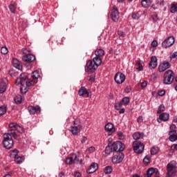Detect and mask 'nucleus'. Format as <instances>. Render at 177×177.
<instances>
[{"mask_svg": "<svg viewBox=\"0 0 177 177\" xmlns=\"http://www.w3.org/2000/svg\"><path fill=\"white\" fill-rule=\"evenodd\" d=\"M17 82H19L21 85L20 91L21 93H27L28 87L36 84L35 81L28 79V75L26 73L21 74L19 79L17 80Z\"/></svg>", "mask_w": 177, "mask_h": 177, "instance_id": "nucleus-1", "label": "nucleus"}, {"mask_svg": "<svg viewBox=\"0 0 177 177\" xmlns=\"http://www.w3.org/2000/svg\"><path fill=\"white\" fill-rule=\"evenodd\" d=\"M12 136L14 139H17V135L15 133L14 129H10L8 133L3 135V146H4L6 149H12V147H13L14 142Z\"/></svg>", "mask_w": 177, "mask_h": 177, "instance_id": "nucleus-2", "label": "nucleus"}, {"mask_svg": "<svg viewBox=\"0 0 177 177\" xmlns=\"http://www.w3.org/2000/svg\"><path fill=\"white\" fill-rule=\"evenodd\" d=\"M177 167L176 161L172 160L167 165L166 177H175L176 176Z\"/></svg>", "mask_w": 177, "mask_h": 177, "instance_id": "nucleus-3", "label": "nucleus"}, {"mask_svg": "<svg viewBox=\"0 0 177 177\" xmlns=\"http://www.w3.org/2000/svg\"><path fill=\"white\" fill-rule=\"evenodd\" d=\"M82 129V125H81L77 120H75L73 122V126L71 127L70 131L73 136H77V135L81 132Z\"/></svg>", "mask_w": 177, "mask_h": 177, "instance_id": "nucleus-4", "label": "nucleus"}, {"mask_svg": "<svg viewBox=\"0 0 177 177\" xmlns=\"http://www.w3.org/2000/svg\"><path fill=\"white\" fill-rule=\"evenodd\" d=\"M133 149L137 154H142L145 150V145L139 141H134L133 142Z\"/></svg>", "mask_w": 177, "mask_h": 177, "instance_id": "nucleus-5", "label": "nucleus"}, {"mask_svg": "<svg viewBox=\"0 0 177 177\" xmlns=\"http://www.w3.org/2000/svg\"><path fill=\"white\" fill-rule=\"evenodd\" d=\"M66 164L71 165V164H82V160H80V158L75 153H73L69 158H68L66 161Z\"/></svg>", "mask_w": 177, "mask_h": 177, "instance_id": "nucleus-6", "label": "nucleus"}, {"mask_svg": "<svg viewBox=\"0 0 177 177\" xmlns=\"http://www.w3.org/2000/svg\"><path fill=\"white\" fill-rule=\"evenodd\" d=\"M174 81V72L171 70L167 71L164 74V84L169 85Z\"/></svg>", "mask_w": 177, "mask_h": 177, "instance_id": "nucleus-7", "label": "nucleus"}, {"mask_svg": "<svg viewBox=\"0 0 177 177\" xmlns=\"http://www.w3.org/2000/svg\"><path fill=\"white\" fill-rule=\"evenodd\" d=\"M174 44H175V37L170 36L162 42V46L167 49V48L172 46Z\"/></svg>", "mask_w": 177, "mask_h": 177, "instance_id": "nucleus-8", "label": "nucleus"}, {"mask_svg": "<svg viewBox=\"0 0 177 177\" xmlns=\"http://www.w3.org/2000/svg\"><path fill=\"white\" fill-rule=\"evenodd\" d=\"M112 149L113 151H124L125 149V145L120 141L113 142L112 145Z\"/></svg>", "mask_w": 177, "mask_h": 177, "instance_id": "nucleus-9", "label": "nucleus"}, {"mask_svg": "<svg viewBox=\"0 0 177 177\" xmlns=\"http://www.w3.org/2000/svg\"><path fill=\"white\" fill-rule=\"evenodd\" d=\"M115 82L116 84H122L124 81H125V75H124L122 73L119 72L115 74L114 77Z\"/></svg>", "mask_w": 177, "mask_h": 177, "instance_id": "nucleus-10", "label": "nucleus"}, {"mask_svg": "<svg viewBox=\"0 0 177 177\" xmlns=\"http://www.w3.org/2000/svg\"><path fill=\"white\" fill-rule=\"evenodd\" d=\"M97 68V66L95 65L93 62L88 61L86 63V66L85 68V70L88 73H92V72L95 71V70H96Z\"/></svg>", "mask_w": 177, "mask_h": 177, "instance_id": "nucleus-11", "label": "nucleus"}, {"mask_svg": "<svg viewBox=\"0 0 177 177\" xmlns=\"http://www.w3.org/2000/svg\"><path fill=\"white\" fill-rule=\"evenodd\" d=\"M8 88V79L3 77L0 81V93H3Z\"/></svg>", "mask_w": 177, "mask_h": 177, "instance_id": "nucleus-12", "label": "nucleus"}, {"mask_svg": "<svg viewBox=\"0 0 177 177\" xmlns=\"http://www.w3.org/2000/svg\"><path fill=\"white\" fill-rule=\"evenodd\" d=\"M122 160H124V154L122 153H120L112 158V162L113 164H120V162H122Z\"/></svg>", "mask_w": 177, "mask_h": 177, "instance_id": "nucleus-13", "label": "nucleus"}, {"mask_svg": "<svg viewBox=\"0 0 177 177\" xmlns=\"http://www.w3.org/2000/svg\"><path fill=\"white\" fill-rule=\"evenodd\" d=\"M171 67V64L168 62H163L162 63L160 64L159 65V72L163 73V71H165V70H168Z\"/></svg>", "mask_w": 177, "mask_h": 177, "instance_id": "nucleus-14", "label": "nucleus"}, {"mask_svg": "<svg viewBox=\"0 0 177 177\" xmlns=\"http://www.w3.org/2000/svg\"><path fill=\"white\" fill-rule=\"evenodd\" d=\"M111 19L113 21H118L120 19V15L118 14V10L115 6H113L112 12H111Z\"/></svg>", "mask_w": 177, "mask_h": 177, "instance_id": "nucleus-15", "label": "nucleus"}, {"mask_svg": "<svg viewBox=\"0 0 177 177\" xmlns=\"http://www.w3.org/2000/svg\"><path fill=\"white\" fill-rule=\"evenodd\" d=\"M12 63L13 67H15L17 70H19L21 71V70H23V65H21V63H20V62L18 61L17 59L13 58Z\"/></svg>", "mask_w": 177, "mask_h": 177, "instance_id": "nucleus-16", "label": "nucleus"}, {"mask_svg": "<svg viewBox=\"0 0 177 177\" xmlns=\"http://www.w3.org/2000/svg\"><path fill=\"white\" fill-rule=\"evenodd\" d=\"M153 174H155L156 176H158V175H160V172L158 171V169L151 167L147 171V176L151 177V175H153Z\"/></svg>", "mask_w": 177, "mask_h": 177, "instance_id": "nucleus-17", "label": "nucleus"}, {"mask_svg": "<svg viewBox=\"0 0 177 177\" xmlns=\"http://www.w3.org/2000/svg\"><path fill=\"white\" fill-rule=\"evenodd\" d=\"M28 110L30 114H35V113H41V107H39V106H28Z\"/></svg>", "mask_w": 177, "mask_h": 177, "instance_id": "nucleus-18", "label": "nucleus"}, {"mask_svg": "<svg viewBox=\"0 0 177 177\" xmlns=\"http://www.w3.org/2000/svg\"><path fill=\"white\" fill-rule=\"evenodd\" d=\"M22 60H24V62L31 63V62H34L35 60V56L31 54H27L22 57Z\"/></svg>", "mask_w": 177, "mask_h": 177, "instance_id": "nucleus-19", "label": "nucleus"}, {"mask_svg": "<svg viewBox=\"0 0 177 177\" xmlns=\"http://www.w3.org/2000/svg\"><path fill=\"white\" fill-rule=\"evenodd\" d=\"M105 131L108 132L109 135H111L115 129H114V124L112 123H108L105 125Z\"/></svg>", "mask_w": 177, "mask_h": 177, "instance_id": "nucleus-20", "label": "nucleus"}, {"mask_svg": "<svg viewBox=\"0 0 177 177\" xmlns=\"http://www.w3.org/2000/svg\"><path fill=\"white\" fill-rule=\"evenodd\" d=\"M97 163H92L90 165L88 169H87V174H93V172H96V171H97Z\"/></svg>", "mask_w": 177, "mask_h": 177, "instance_id": "nucleus-21", "label": "nucleus"}, {"mask_svg": "<svg viewBox=\"0 0 177 177\" xmlns=\"http://www.w3.org/2000/svg\"><path fill=\"white\" fill-rule=\"evenodd\" d=\"M157 67V57H152L151 58V62H149V68L153 70V68H156Z\"/></svg>", "mask_w": 177, "mask_h": 177, "instance_id": "nucleus-22", "label": "nucleus"}, {"mask_svg": "<svg viewBox=\"0 0 177 177\" xmlns=\"http://www.w3.org/2000/svg\"><path fill=\"white\" fill-rule=\"evenodd\" d=\"M169 119V115L167 113H163L160 115V118L157 119L158 122H161L162 121H168Z\"/></svg>", "mask_w": 177, "mask_h": 177, "instance_id": "nucleus-23", "label": "nucleus"}, {"mask_svg": "<svg viewBox=\"0 0 177 177\" xmlns=\"http://www.w3.org/2000/svg\"><path fill=\"white\" fill-rule=\"evenodd\" d=\"M79 95L80 96H84V95H86V97H89L91 96V94H89V92H88L85 87H81L80 88Z\"/></svg>", "mask_w": 177, "mask_h": 177, "instance_id": "nucleus-24", "label": "nucleus"}, {"mask_svg": "<svg viewBox=\"0 0 177 177\" xmlns=\"http://www.w3.org/2000/svg\"><path fill=\"white\" fill-rule=\"evenodd\" d=\"M136 71H143V62L137 61L135 64Z\"/></svg>", "mask_w": 177, "mask_h": 177, "instance_id": "nucleus-25", "label": "nucleus"}, {"mask_svg": "<svg viewBox=\"0 0 177 177\" xmlns=\"http://www.w3.org/2000/svg\"><path fill=\"white\" fill-rule=\"evenodd\" d=\"M17 8V3L15 1H12L9 6V9L12 13H15L16 12V9Z\"/></svg>", "mask_w": 177, "mask_h": 177, "instance_id": "nucleus-26", "label": "nucleus"}, {"mask_svg": "<svg viewBox=\"0 0 177 177\" xmlns=\"http://www.w3.org/2000/svg\"><path fill=\"white\" fill-rule=\"evenodd\" d=\"M93 62L95 64V66H97V67H99L102 64V59H100V57L95 56L93 59Z\"/></svg>", "mask_w": 177, "mask_h": 177, "instance_id": "nucleus-27", "label": "nucleus"}, {"mask_svg": "<svg viewBox=\"0 0 177 177\" xmlns=\"http://www.w3.org/2000/svg\"><path fill=\"white\" fill-rule=\"evenodd\" d=\"M141 5L143 8H150L151 1L150 0H141Z\"/></svg>", "mask_w": 177, "mask_h": 177, "instance_id": "nucleus-28", "label": "nucleus"}, {"mask_svg": "<svg viewBox=\"0 0 177 177\" xmlns=\"http://www.w3.org/2000/svg\"><path fill=\"white\" fill-rule=\"evenodd\" d=\"M142 133L136 132L133 134V139H134V140H139V139H142Z\"/></svg>", "mask_w": 177, "mask_h": 177, "instance_id": "nucleus-29", "label": "nucleus"}, {"mask_svg": "<svg viewBox=\"0 0 177 177\" xmlns=\"http://www.w3.org/2000/svg\"><path fill=\"white\" fill-rule=\"evenodd\" d=\"M95 56L98 57H102V56H104V50L103 49H97L95 52Z\"/></svg>", "mask_w": 177, "mask_h": 177, "instance_id": "nucleus-30", "label": "nucleus"}, {"mask_svg": "<svg viewBox=\"0 0 177 177\" xmlns=\"http://www.w3.org/2000/svg\"><path fill=\"white\" fill-rule=\"evenodd\" d=\"M14 159L17 164H21L24 161V156H16Z\"/></svg>", "mask_w": 177, "mask_h": 177, "instance_id": "nucleus-31", "label": "nucleus"}, {"mask_svg": "<svg viewBox=\"0 0 177 177\" xmlns=\"http://www.w3.org/2000/svg\"><path fill=\"white\" fill-rule=\"evenodd\" d=\"M39 71H35L32 73V78H33V80H38V78H39Z\"/></svg>", "mask_w": 177, "mask_h": 177, "instance_id": "nucleus-32", "label": "nucleus"}, {"mask_svg": "<svg viewBox=\"0 0 177 177\" xmlns=\"http://www.w3.org/2000/svg\"><path fill=\"white\" fill-rule=\"evenodd\" d=\"M14 100L17 104H20L23 100V98L21 97V95H17L15 97Z\"/></svg>", "mask_w": 177, "mask_h": 177, "instance_id": "nucleus-33", "label": "nucleus"}, {"mask_svg": "<svg viewBox=\"0 0 177 177\" xmlns=\"http://www.w3.org/2000/svg\"><path fill=\"white\" fill-rule=\"evenodd\" d=\"M120 102H122L123 106H128L129 104V97H124Z\"/></svg>", "mask_w": 177, "mask_h": 177, "instance_id": "nucleus-34", "label": "nucleus"}, {"mask_svg": "<svg viewBox=\"0 0 177 177\" xmlns=\"http://www.w3.org/2000/svg\"><path fill=\"white\" fill-rule=\"evenodd\" d=\"M113 151H114V150L113 149V145L111 146H107L105 148V153L106 154H111V153H113Z\"/></svg>", "mask_w": 177, "mask_h": 177, "instance_id": "nucleus-35", "label": "nucleus"}, {"mask_svg": "<svg viewBox=\"0 0 177 177\" xmlns=\"http://www.w3.org/2000/svg\"><path fill=\"white\" fill-rule=\"evenodd\" d=\"M159 150L158 147H153L151 149V154L152 156H156V154L158 153Z\"/></svg>", "mask_w": 177, "mask_h": 177, "instance_id": "nucleus-36", "label": "nucleus"}, {"mask_svg": "<svg viewBox=\"0 0 177 177\" xmlns=\"http://www.w3.org/2000/svg\"><path fill=\"white\" fill-rule=\"evenodd\" d=\"M170 12L171 13H176V12H177V3H173L171 5V7L170 8Z\"/></svg>", "mask_w": 177, "mask_h": 177, "instance_id": "nucleus-37", "label": "nucleus"}, {"mask_svg": "<svg viewBox=\"0 0 177 177\" xmlns=\"http://www.w3.org/2000/svg\"><path fill=\"white\" fill-rule=\"evenodd\" d=\"M17 154H19V151L17 149H14L10 153V158H15L17 157Z\"/></svg>", "mask_w": 177, "mask_h": 177, "instance_id": "nucleus-38", "label": "nucleus"}, {"mask_svg": "<svg viewBox=\"0 0 177 177\" xmlns=\"http://www.w3.org/2000/svg\"><path fill=\"white\" fill-rule=\"evenodd\" d=\"M122 106H124V104L121 101L115 103V109L117 111L120 110V109H121V107H122Z\"/></svg>", "mask_w": 177, "mask_h": 177, "instance_id": "nucleus-39", "label": "nucleus"}, {"mask_svg": "<svg viewBox=\"0 0 177 177\" xmlns=\"http://www.w3.org/2000/svg\"><path fill=\"white\" fill-rule=\"evenodd\" d=\"M162 111H165V106H164V104H161L159 106L157 113L158 114H161Z\"/></svg>", "mask_w": 177, "mask_h": 177, "instance_id": "nucleus-40", "label": "nucleus"}, {"mask_svg": "<svg viewBox=\"0 0 177 177\" xmlns=\"http://www.w3.org/2000/svg\"><path fill=\"white\" fill-rule=\"evenodd\" d=\"M112 171H113V168L110 166L106 167L104 169V174H109Z\"/></svg>", "mask_w": 177, "mask_h": 177, "instance_id": "nucleus-41", "label": "nucleus"}, {"mask_svg": "<svg viewBox=\"0 0 177 177\" xmlns=\"http://www.w3.org/2000/svg\"><path fill=\"white\" fill-rule=\"evenodd\" d=\"M6 111H7V109L6 106H0V117L1 115H3V114H5Z\"/></svg>", "mask_w": 177, "mask_h": 177, "instance_id": "nucleus-42", "label": "nucleus"}, {"mask_svg": "<svg viewBox=\"0 0 177 177\" xmlns=\"http://www.w3.org/2000/svg\"><path fill=\"white\" fill-rule=\"evenodd\" d=\"M117 135L120 140H124L125 139V136L122 131H118Z\"/></svg>", "mask_w": 177, "mask_h": 177, "instance_id": "nucleus-43", "label": "nucleus"}, {"mask_svg": "<svg viewBox=\"0 0 177 177\" xmlns=\"http://www.w3.org/2000/svg\"><path fill=\"white\" fill-rule=\"evenodd\" d=\"M95 150V147H91L86 149V153L87 154H92V153H94Z\"/></svg>", "mask_w": 177, "mask_h": 177, "instance_id": "nucleus-44", "label": "nucleus"}, {"mask_svg": "<svg viewBox=\"0 0 177 177\" xmlns=\"http://www.w3.org/2000/svg\"><path fill=\"white\" fill-rule=\"evenodd\" d=\"M8 52H9V50H8V48L6 46H3L1 49V53H2V55H7Z\"/></svg>", "mask_w": 177, "mask_h": 177, "instance_id": "nucleus-45", "label": "nucleus"}, {"mask_svg": "<svg viewBox=\"0 0 177 177\" xmlns=\"http://www.w3.org/2000/svg\"><path fill=\"white\" fill-rule=\"evenodd\" d=\"M15 129L17 131H18L19 133H24V129L18 124L17 125V127H15Z\"/></svg>", "mask_w": 177, "mask_h": 177, "instance_id": "nucleus-46", "label": "nucleus"}, {"mask_svg": "<svg viewBox=\"0 0 177 177\" xmlns=\"http://www.w3.org/2000/svg\"><path fill=\"white\" fill-rule=\"evenodd\" d=\"M132 17L135 20H138V19H139V17H140V15L139 14V12H133L132 15Z\"/></svg>", "mask_w": 177, "mask_h": 177, "instance_id": "nucleus-47", "label": "nucleus"}, {"mask_svg": "<svg viewBox=\"0 0 177 177\" xmlns=\"http://www.w3.org/2000/svg\"><path fill=\"white\" fill-rule=\"evenodd\" d=\"M9 75H10V77H16L17 75V73L15 71L10 70L9 71Z\"/></svg>", "mask_w": 177, "mask_h": 177, "instance_id": "nucleus-48", "label": "nucleus"}, {"mask_svg": "<svg viewBox=\"0 0 177 177\" xmlns=\"http://www.w3.org/2000/svg\"><path fill=\"white\" fill-rule=\"evenodd\" d=\"M144 164H149L150 162V158L149 156H145L143 159Z\"/></svg>", "mask_w": 177, "mask_h": 177, "instance_id": "nucleus-49", "label": "nucleus"}, {"mask_svg": "<svg viewBox=\"0 0 177 177\" xmlns=\"http://www.w3.org/2000/svg\"><path fill=\"white\" fill-rule=\"evenodd\" d=\"M17 127V124L16 122H12L9 124V128H15L16 129V127Z\"/></svg>", "mask_w": 177, "mask_h": 177, "instance_id": "nucleus-50", "label": "nucleus"}, {"mask_svg": "<svg viewBox=\"0 0 177 177\" xmlns=\"http://www.w3.org/2000/svg\"><path fill=\"white\" fill-rule=\"evenodd\" d=\"M151 46H152L153 48H156V47L158 46V42L156 40H153V41L151 42Z\"/></svg>", "mask_w": 177, "mask_h": 177, "instance_id": "nucleus-51", "label": "nucleus"}, {"mask_svg": "<svg viewBox=\"0 0 177 177\" xmlns=\"http://www.w3.org/2000/svg\"><path fill=\"white\" fill-rule=\"evenodd\" d=\"M158 95L159 96H164V95H165V91L161 90V91H158Z\"/></svg>", "mask_w": 177, "mask_h": 177, "instance_id": "nucleus-52", "label": "nucleus"}, {"mask_svg": "<svg viewBox=\"0 0 177 177\" xmlns=\"http://www.w3.org/2000/svg\"><path fill=\"white\" fill-rule=\"evenodd\" d=\"M170 58H171V59H177V52L173 53L171 55Z\"/></svg>", "mask_w": 177, "mask_h": 177, "instance_id": "nucleus-53", "label": "nucleus"}, {"mask_svg": "<svg viewBox=\"0 0 177 177\" xmlns=\"http://www.w3.org/2000/svg\"><path fill=\"white\" fill-rule=\"evenodd\" d=\"M95 75H91L90 76L88 81H90V82H93V81H95Z\"/></svg>", "mask_w": 177, "mask_h": 177, "instance_id": "nucleus-54", "label": "nucleus"}, {"mask_svg": "<svg viewBox=\"0 0 177 177\" xmlns=\"http://www.w3.org/2000/svg\"><path fill=\"white\" fill-rule=\"evenodd\" d=\"M118 34L120 35V37H122L123 38L125 37L124 32L121 30L118 31Z\"/></svg>", "mask_w": 177, "mask_h": 177, "instance_id": "nucleus-55", "label": "nucleus"}, {"mask_svg": "<svg viewBox=\"0 0 177 177\" xmlns=\"http://www.w3.org/2000/svg\"><path fill=\"white\" fill-rule=\"evenodd\" d=\"M146 86H147V81H144V82L141 84V87H142V88H146Z\"/></svg>", "mask_w": 177, "mask_h": 177, "instance_id": "nucleus-56", "label": "nucleus"}, {"mask_svg": "<svg viewBox=\"0 0 177 177\" xmlns=\"http://www.w3.org/2000/svg\"><path fill=\"white\" fill-rule=\"evenodd\" d=\"M176 125H175V124H171V125L170 126V130H171V131H176Z\"/></svg>", "mask_w": 177, "mask_h": 177, "instance_id": "nucleus-57", "label": "nucleus"}, {"mask_svg": "<svg viewBox=\"0 0 177 177\" xmlns=\"http://www.w3.org/2000/svg\"><path fill=\"white\" fill-rule=\"evenodd\" d=\"M86 140H88V138H86V137H85V136H83L82 138L81 143L84 144L86 142Z\"/></svg>", "mask_w": 177, "mask_h": 177, "instance_id": "nucleus-58", "label": "nucleus"}, {"mask_svg": "<svg viewBox=\"0 0 177 177\" xmlns=\"http://www.w3.org/2000/svg\"><path fill=\"white\" fill-rule=\"evenodd\" d=\"M118 111H119L120 114H124V113H125V109L124 108L120 109V110H118Z\"/></svg>", "mask_w": 177, "mask_h": 177, "instance_id": "nucleus-59", "label": "nucleus"}, {"mask_svg": "<svg viewBox=\"0 0 177 177\" xmlns=\"http://www.w3.org/2000/svg\"><path fill=\"white\" fill-rule=\"evenodd\" d=\"M74 176L75 177H80L81 176V173L78 172V171H75L74 173Z\"/></svg>", "mask_w": 177, "mask_h": 177, "instance_id": "nucleus-60", "label": "nucleus"}, {"mask_svg": "<svg viewBox=\"0 0 177 177\" xmlns=\"http://www.w3.org/2000/svg\"><path fill=\"white\" fill-rule=\"evenodd\" d=\"M137 121H138V122H143V117L139 116Z\"/></svg>", "mask_w": 177, "mask_h": 177, "instance_id": "nucleus-61", "label": "nucleus"}, {"mask_svg": "<svg viewBox=\"0 0 177 177\" xmlns=\"http://www.w3.org/2000/svg\"><path fill=\"white\" fill-rule=\"evenodd\" d=\"M173 122H177V116H174L173 118Z\"/></svg>", "mask_w": 177, "mask_h": 177, "instance_id": "nucleus-62", "label": "nucleus"}, {"mask_svg": "<svg viewBox=\"0 0 177 177\" xmlns=\"http://www.w3.org/2000/svg\"><path fill=\"white\" fill-rule=\"evenodd\" d=\"M160 5H162V6H164V1H160Z\"/></svg>", "mask_w": 177, "mask_h": 177, "instance_id": "nucleus-63", "label": "nucleus"}, {"mask_svg": "<svg viewBox=\"0 0 177 177\" xmlns=\"http://www.w3.org/2000/svg\"><path fill=\"white\" fill-rule=\"evenodd\" d=\"M3 177H12V176L7 174V175H5Z\"/></svg>", "mask_w": 177, "mask_h": 177, "instance_id": "nucleus-64", "label": "nucleus"}]
</instances>
